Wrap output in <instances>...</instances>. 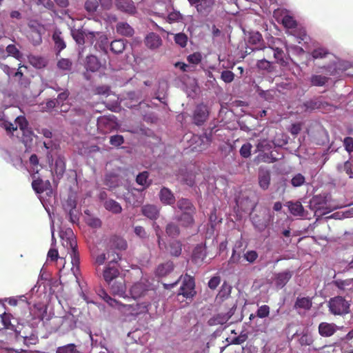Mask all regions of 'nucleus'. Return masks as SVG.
Returning a JSON list of instances; mask_svg holds the SVG:
<instances>
[{"label": "nucleus", "instance_id": "obj_64", "mask_svg": "<svg viewBox=\"0 0 353 353\" xmlns=\"http://www.w3.org/2000/svg\"><path fill=\"white\" fill-rule=\"evenodd\" d=\"M262 41V36L259 32H254L250 34L248 42L250 44L256 45L261 43Z\"/></svg>", "mask_w": 353, "mask_h": 353}, {"label": "nucleus", "instance_id": "obj_8", "mask_svg": "<svg viewBox=\"0 0 353 353\" xmlns=\"http://www.w3.org/2000/svg\"><path fill=\"white\" fill-rule=\"evenodd\" d=\"M192 150L201 152L207 149L212 143V134L204 133L202 135L194 134L191 138Z\"/></svg>", "mask_w": 353, "mask_h": 353}, {"label": "nucleus", "instance_id": "obj_42", "mask_svg": "<svg viewBox=\"0 0 353 353\" xmlns=\"http://www.w3.org/2000/svg\"><path fill=\"white\" fill-rule=\"evenodd\" d=\"M314 342V336L309 332H303L299 339V343L301 346H312Z\"/></svg>", "mask_w": 353, "mask_h": 353}, {"label": "nucleus", "instance_id": "obj_57", "mask_svg": "<svg viewBox=\"0 0 353 353\" xmlns=\"http://www.w3.org/2000/svg\"><path fill=\"white\" fill-rule=\"evenodd\" d=\"M328 81V78L322 75H313L311 77V83L315 86H322Z\"/></svg>", "mask_w": 353, "mask_h": 353}, {"label": "nucleus", "instance_id": "obj_6", "mask_svg": "<svg viewBox=\"0 0 353 353\" xmlns=\"http://www.w3.org/2000/svg\"><path fill=\"white\" fill-rule=\"evenodd\" d=\"M119 123L115 116L109 114L100 117L97 119L98 129L103 134L111 132L119 128Z\"/></svg>", "mask_w": 353, "mask_h": 353}, {"label": "nucleus", "instance_id": "obj_26", "mask_svg": "<svg viewBox=\"0 0 353 353\" xmlns=\"http://www.w3.org/2000/svg\"><path fill=\"white\" fill-rule=\"evenodd\" d=\"M232 289V286L228 282L224 281L216 295V299L219 302H223L228 299L230 296Z\"/></svg>", "mask_w": 353, "mask_h": 353}, {"label": "nucleus", "instance_id": "obj_30", "mask_svg": "<svg viewBox=\"0 0 353 353\" xmlns=\"http://www.w3.org/2000/svg\"><path fill=\"white\" fill-rule=\"evenodd\" d=\"M97 41L94 45V48L96 50L103 51L104 53L106 54L109 43L108 37L105 35L98 32H97Z\"/></svg>", "mask_w": 353, "mask_h": 353}, {"label": "nucleus", "instance_id": "obj_39", "mask_svg": "<svg viewBox=\"0 0 353 353\" xmlns=\"http://www.w3.org/2000/svg\"><path fill=\"white\" fill-rule=\"evenodd\" d=\"M117 30L118 33L126 37L132 36L134 33L133 28L129 24L124 22H121L117 24Z\"/></svg>", "mask_w": 353, "mask_h": 353}, {"label": "nucleus", "instance_id": "obj_9", "mask_svg": "<svg viewBox=\"0 0 353 353\" xmlns=\"http://www.w3.org/2000/svg\"><path fill=\"white\" fill-rule=\"evenodd\" d=\"M119 259V254H116V256H114L103 271V278L108 283H111L114 280L119 279V270L116 263Z\"/></svg>", "mask_w": 353, "mask_h": 353}, {"label": "nucleus", "instance_id": "obj_22", "mask_svg": "<svg viewBox=\"0 0 353 353\" xmlns=\"http://www.w3.org/2000/svg\"><path fill=\"white\" fill-rule=\"evenodd\" d=\"M145 43L148 48L154 50L162 45V39L159 34L151 32L145 37Z\"/></svg>", "mask_w": 353, "mask_h": 353}, {"label": "nucleus", "instance_id": "obj_51", "mask_svg": "<svg viewBox=\"0 0 353 353\" xmlns=\"http://www.w3.org/2000/svg\"><path fill=\"white\" fill-rule=\"evenodd\" d=\"M85 30H72V36L75 41L79 44L83 45L85 41Z\"/></svg>", "mask_w": 353, "mask_h": 353}, {"label": "nucleus", "instance_id": "obj_4", "mask_svg": "<svg viewBox=\"0 0 353 353\" xmlns=\"http://www.w3.org/2000/svg\"><path fill=\"white\" fill-rule=\"evenodd\" d=\"M330 312L334 315L343 316L350 312V303L341 296L331 298L328 302Z\"/></svg>", "mask_w": 353, "mask_h": 353}, {"label": "nucleus", "instance_id": "obj_47", "mask_svg": "<svg viewBox=\"0 0 353 353\" xmlns=\"http://www.w3.org/2000/svg\"><path fill=\"white\" fill-rule=\"evenodd\" d=\"M119 179L114 174H108L105 178L104 183L110 190H114L119 186Z\"/></svg>", "mask_w": 353, "mask_h": 353}, {"label": "nucleus", "instance_id": "obj_54", "mask_svg": "<svg viewBox=\"0 0 353 353\" xmlns=\"http://www.w3.org/2000/svg\"><path fill=\"white\" fill-rule=\"evenodd\" d=\"M288 33L294 36L301 41H304L307 37L305 30L303 28L296 27L293 30H288Z\"/></svg>", "mask_w": 353, "mask_h": 353}, {"label": "nucleus", "instance_id": "obj_35", "mask_svg": "<svg viewBox=\"0 0 353 353\" xmlns=\"http://www.w3.org/2000/svg\"><path fill=\"white\" fill-rule=\"evenodd\" d=\"M85 67L87 70L92 72H95L100 68L101 63L97 57L94 55H90L86 58Z\"/></svg>", "mask_w": 353, "mask_h": 353}, {"label": "nucleus", "instance_id": "obj_11", "mask_svg": "<svg viewBox=\"0 0 353 353\" xmlns=\"http://www.w3.org/2000/svg\"><path fill=\"white\" fill-rule=\"evenodd\" d=\"M110 285V291L114 295H117L120 297L125 298L126 286L125 280L123 278H119L114 280Z\"/></svg>", "mask_w": 353, "mask_h": 353}, {"label": "nucleus", "instance_id": "obj_29", "mask_svg": "<svg viewBox=\"0 0 353 353\" xmlns=\"http://www.w3.org/2000/svg\"><path fill=\"white\" fill-rule=\"evenodd\" d=\"M176 205L182 212H196L195 207L188 199L181 198L179 199Z\"/></svg>", "mask_w": 353, "mask_h": 353}, {"label": "nucleus", "instance_id": "obj_38", "mask_svg": "<svg viewBox=\"0 0 353 353\" xmlns=\"http://www.w3.org/2000/svg\"><path fill=\"white\" fill-rule=\"evenodd\" d=\"M327 199V196L324 194L316 195L313 197L312 203L316 210H321L326 208Z\"/></svg>", "mask_w": 353, "mask_h": 353}, {"label": "nucleus", "instance_id": "obj_16", "mask_svg": "<svg viewBox=\"0 0 353 353\" xmlns=\"http://www.w3.org/2000/svg\"><path fill=\"white\" fill-rule=\"evenodd\" d=\"M258 181L259 185L262 190H268L270 185L271 181V174L270 170L260 169L258 174Z\"/></svg>", "mask_w": 353, "mask_h": 353}, {"label": "nucleus", "instance_id": "obj_40", "mask_svg": "<svg viewBox=\"0 0 353 353\" xmlns=\"http://www.w3.org/2000/svg\"><path fill=\"white\" fill-rule=\"evenodd\" d=\"M52 39L55 44V48L58 50L59 52L63 50L66 45L65 43L61 37V33L59 30H55L52 34Z\"/></svg>", "mask_w": 353, "mask_h": 353}, {"label": "nucleus", "instance_id": "obj_43", "mask_svg": "<svg viewBox=\"0 0 353 353\" xmlns=\"http://www.w3.org/2000/svg\"><path fill=\"white\" fill-rule=\"evenodd\" d=\"M56 353H81L77 345L74 343H68L67 345L58 347Z\"/></svg>", "mask_w": 353, "mask_h": 353}, {"label": "nucleus", "instance_id": "obj_12", "mask_svg": "<svg viewBox=\"0 0 353 353\" xmlns=\"http://www.w3.org/2000/svg\"><path fill=\"white\" fill-rule=\"evenodd\" d=\"M77 318L71 313L66 314L61 317L60 328L64 332L73 330L77 327Z\"/></svg>", "mask_w": 353, "mask_h": 353}, {"label": "nucleus", "instance_id": "obj_27", "mask_svg": "<svg viewBox=\"0 0 353 353\" xmlns=\"http://www.w3.org/2000/svg\"><path fill=\"white\" fill-rule=\"evenodd\" d=\"M31 28V32L30 37L32 39V42L34 46L39 45L41 42V31L43 27L40 25L34 26L32 23L29 24Z\"/></svg>", "mask_w": 353, "mask_h": 353}, {"label": "nucleus", "instance_id": "obj_37", "mask_svg": "<svg viewBox=\"0 0 353 353\" xmlns=\"http://www.w3.org/2000/svg\"><path fill=\"white\" fill-rule=\"evenodd\" d=\"M48 259L51 261H56L57 265H61L62 267L60 268H64L65 264V260L64 258L59 256L57 250L51 248L48 252Z\"/></svg>", "mask_w": 353, "mask_h": 353}, {"label": "nucleus", "instance_id": "obj_31", "mask_svg": "<svg viewBox=\"0 0 353 353\" xmlns=\"http://www.w3.org/2000/svg\"><path fill=\"white\" fill-rule=\"evenodd\" d=\"M110 246L114 249L124 250L127 248V243L124 239L119 236H113L110 239Z\"/></svg>", "mask_w": 353, "mask_h": 353}, {"label": "nucleus", "instance_id": "obj_60", "mask_svg": "<svg viewBox=\"0 0 353 353\" xmlns=\"http://www.w3.org/2000/svg\"><path fill=\"white\" fill-rule=\"evenodd\" d=\"M305 182V176L301 174L298 173L295 174L292 179H291V184L294 187H300L303 185Z\"/></svg>", "mask_w": 353, "mask_h": 353}, {"label": "nucleus", "instance_id": "obj_52", "mask_svg": "<svg viewBox=\"0 0 353 353\" xmlns=\"http://www.w3.org/2000/svg\"><path fill=\"white\" fill-rule=\"evenodd\" d=\"M209 112H194L193 121L197 125H202L208 119Z\"/></svg>", "mask_w": 353, "mask_h": 353}, {"label": "nucleus", "instance_id": "obj_56", "mask_svg": "<svg viewBox=\"0 0 353 353\" xmlns=\"http://www.w3.org/2000/svg\"><path fill=\"white\" fill-rule=\"evenodd\" d=\"M270 307L268 305H263L257 309L256 316L260 319H265L270 315Z\"/></svg>", "mask_w": 353, "mask_h": 353}, {"label": "nucleus", "instance_id": "obj_18", "mask_svg": "<svg viewBox=\"0 0 353 353\" xmlns=\"http://www.w3.org/2000/svg\"><path fill=\"white\" fill-rule=\"evenodd\" d=\"M12 319V314L4 312L0 314V330L3 329L10 330L14 333L18 330L15 325L12 323L11 319Z\"/></svg>", "mask_w": 353, "mask_h": 353}, {"label": "nucleus", "instance_id": "obj_33", "mask_svg": "<svg viewBox=\"0 0 353 353\" xmlns=\"http://www.w3.org/2000/svg\"><path fill=\"white\" fill-rule=\"evenodd\" d=\"M214 4V0H201L199 3H197L196 8L197 11L201 14L208 13Z\"/></svg>", "mask_w": 353, "mask_h": 353}, {"label": "nucleus", "instance_id": "obj_32", "mask_svg": "<svg viewBox=\"0 0 353 353\" xmlns=\"http://www.w3.org/2000/svg\"><path fill=\"white\" fill-rule=\"evenodd\" d=\"M168 251L173 256H179L181 254L182 243L179 240H172L169 243Z\"/></svg>", "mask_w": 353, "mask_h": 353}, {"label": "nucleus", "instance_id": "obj_48", "mask_svg": "<svg viewBox=\"0 0 353 353\" xmlns=\"http://www.w3.org/2000/svg\"><path fill=\"white\" fill-rule=\"evenodd\" d=\"M282 23L288 30H293L297 27L296 21L292 16L288 14L283 16L282 19Z\"/></svg>", "mask_w": 353, "mask_h": 353}, {"label": "nucleus", "instance_id": "obj_5", "mask_svg": "<svg viewBox=\"0 0 353 353\" xmlns=\"http://www.w3.org/2000/svg\"><path fill=\"white\" fill-rule=\"evenodd\" d=\"M46 313V310L34 305L32 307H28V309L22 313L21 319L27 323L33 324L37 321L39 322L43 321Z\"/></svg>", "mask_w": 353, "mask_h": 353}, {"label": "nucleus", "instance_id": "obj_3", "mask_svg": "<svg viewBox=\"0 0 353 353\" xmlns=\"http://www.w3.org/2000/svg\"><path fill=\"white\" fill-rule=\"evenodd\" d=\"M132 299H145V301H150L153 298L154 291L148 281H140L134 283L130 290Z\"/></svg>", "mask_w": 353, "mask_h": 353}, {"label": "nucleus", "instance_id": "obj_41", "mask_svg": "<svg viewBox=\"0 0 353 353\" xmlns=\"http://www.w3.org/2000/svg\"><path fill=\"white\" fill-rule=\"evenodd\" d=\"M149 172L148 171H143L140 172L136 177V182L142 186H144L143 189L148 188L151 185V181H148Z\"/></svg>", "mask_w": 353, "mask_h": 353}, {"label": "nucleus", "instance_id": "obj_53", "mask_svg": "<svg viewBox=\"0 0 353 353\" xmlns=\"http://www.w3.org/2000/svg\"><path fill=\"white\" fill-rule=\"evenodd\" d=\"M76 206H77V202L72 197H69L67 199L66 203L64 205L65 210L69 211L68 214H69L70 220L72 222L74 221V220L73 219V213H74V210L76 208Z\"/></svg>", "mask_w": 353, "mask_h": 353}, {"label": "nucleus", "instance_id": "obj_44", "mask_svg": "<svg viewBox=\"0 0 353 353\" xmlns=\"http://www.w3.org/2000/svg\"><path fill=\"white\" fill-rule=\"evenodd\" d=\"M252 222L254 226L259 230H263L268 226V222L264 219L260 217L258 214H253L251 216Z\"/></svg>", "mask_w": 353, "mask_h": 353}, {"label": "nucleus", "instance_id": "obj_28", "mask_svg": "<svg viewBox=\"0 0 353 353\" xmlns=\"http://www.w3.org/2000/svg\"><path fill=\"white\" fill-rule=\"evenodd\" d=\"M286 205L292 215L297 216H303L304 208L300 201H288L286 203Z\"/></svg>", "mask_w": 353, "mask_h": 353}, {"label": "nucleus", "instance_id": "obj_17", "mask_svg": "<svg viewBox=\"0 0 353 353\" xmlns=\"http://www.w3.org/2000/svg\"><path fill=\"white\" fill-rule=\"evenodd\" d=\"M117 8L122 12L133 14L136 12V8L131 0H116Z\"/></svg>", "mask_w": 353, "mask_h": 353}, {"label": "nucleus", "instance_id": "obj_25", "mask_svg": "<svg viewBox=\"0 0 353 353\" xmlns=\"http://www.w3.org/2000/svg\"><path fill=\"white\" fill-rule=\"evenodd\" d=\"M312 306V299L309 296L307 297H297L294 304V309L303 310L305 311L310 310Z\"/></svg>", "mask_w": 353, "mask_h": 353}, {"label": "nucleus", "instance_id": "obj_20", "mask_svg": "<svg viewBox=\"0 0 353 353\" xmlns=\"http://www.w3.org/2000/svg\"><path fill=\"white\" fill-rule=\"evenodd\" d=\"M32 188L37 194H41L51 188V184L48 180L43 181L38 177L32 182Z\"/></svg>", "mask_w": 353, "mask_h": 353}, {"label": "nucleus", "instance_id": "obj_7", "mask_svg": "<svg viewBox=\"0 0 353 353\" xmlns=\"http://www.w3.org/2000/svg\"><path fill=\"white\" fill-rule=\"evenodd\" d=\"M194 277L185 274L179 288L178 296L182 295L187 299H192L196 295Z\"/></svg>", "mask_w": 353, "mask_h": 353}, {"label": "nucleus", "instance_id": "obj_15", "mask_svg": "<svg viewBox=\"0 0 353 353\" xmlns=\"http://www.w3.org/2000/svg\"><path fill=\"white\" fill-rule=\"evenodd\" d=\"M337 330L338 327L334 323L322 322L319 325V333L323 337H330L332 336Z\"/></svg>", "mask_w": 353, "mask_h": 353}, {"label": "nucleus", "instance_id": "obj_24", "mask_svg": "<svg viewBox=\"0 0 353 353\" xmlns=\"http://www.w3.org/2000/svg\"><path fill=\"white\" fill-rule=\"evenodd\" d=\"M141 213L151 220H156L159 217V210L156 205L147 204L142 206Z\"/></svg>", "mask_w": 353, "mask_h": 353}, {"label": "nucleus", "instance_id": "obj_13", "mask_svg": "<svg viewBox=\"0 0 353 353\" xmlns=\"http://www.w3.org/2000/svg\"><path fill=\"white\" fill-rule=\"evenodd\" d=\"M293 275L292 272L290 270H285L274 274V281L276 288L281 289L288 281L291 279Z\"/></svg>", "mask_w": 353, "mask_h": 353}, {"label": "nucleus", "instance_id": "obj_55", "mask_svg": "<svg viewBox=\"0 0 353 353\" xmlns=\"http://www.w3.org/2000/svg\"><path fill=\"white\" fill-rule=\"evenodd\" d=\"M30 63L37 68H42L46 66V62L44 59L35 56L28 57Z\"/></svg>", "mask_w": 353, "mask_h": 353}, {"label": "nucleus", "instance_id": "obj_59", "mask_svg": "<svg viewBox=\"0 0 353 353\" xmlns=\"http://www.w3.org/2000/svg\"><path fill=\"white\" fill-rule=\"evenodd\" d=\"M174 41L176 44H178L180 47L184 48L186 46L188 43V37L184 33H177L174 35Z\"/></svg>", "mask_w": 353, "mask_h": 353}, {"label": "nucleus", "instance_id": "obj_34", "mask_svg": "<svg viewBox=\"0 0 353 353\" xmlns=\"http://www.w3.org/2000/svg\"><path fill=\"white\" fill-rule=\"evenodd\" d=\"M104 208L113 214H119L122 211L121 205L114 199H108L103 203Z\"/></svg>", "mask_w": 353, "mask_h": 353}, {"label": "nucleus", "instance_id": "obj_1", "mask_svg": "<svg viewBox=\"0 0 353 353\" xmlns=\"http://www.w3.org/2000/svg\"><path fill=\"white\" fill-rule=\"evenodd\" d=\"M104 301L109 304L110 306L118 309L121 313L125 316H137L140 314H145L148 312L149 307L151 303L150 301H144L136 304H125L121 301L110 296L107 293L103 292Z\"/></svg>", "mask_w": 353, "mask_h": 353}, {"label": "nucleus", "instance_id": "obj_63", "mask_svg": "<svg viewBox=\"0 0 353 353\" xmlns=\"http://www.w3.org/2000/svg\"><path fill=\"white\" fill-rule=\"evenodd\" d=\"M99 6L97 0H87L85 3V10L90 13L94 12Z\"/></svg>", "mask_w": 353, "mask_h": 353}, {"label": "nucleus", "instance_id": "obj_21", "mask_svg": "<svg viewBox=\"0 0 353 353\" xmlns=\"http://www.w3.org/2000/svg\"><path fill=\"white\" fill-rule=\"evenodd\" d=\"M196 212H182L176 217V220L180 223L183 228L192 227L194 223V216Z\"/></svg>", "mask_w": 353, "mask_h": 353}, {"label": "nucleus", "instance_id": "obj_61", "mask_svg": "<svg viewBox=\"0 0 353 353\" xmlns=\"http://www.w3.org/2000/svg\"><path fill=\"white\" fill-rule=\"evenodd\" d=\"M252 148V145L250 143H244L241 148H240L239 152L240 155L243 158H248L251 155V150Z\"/></svg>", "mask_w": 353, "mask_h": 353}, {"label": "nucleus", "instance_id": "obj_45", "mask_svg": "<svg viewBox=\"0 0 353 353\" xmlns=\"http://www.w3.org/2000/svg\"><path fill=\"white\" fill-rule=\"evenodd\" d=\"M165 232L169 236L177 237L180 234V229L177 224L170 222L165 227Z\"/></svg>", "mask_w": 353, "mask_h": 353}, {"label": "nucleus", "instance_id": "obj_14", "mask_svg": "<svg viewBox=\"0 0 353 353\" xmlns=\"http://www.w3.org/2000/svg\"><path fill=\"white\" fill-rule=\"evenodd\" d=\"M305 105L307 109L314 110L316 109L328 108L330 106V104L325 100L324 97H319L311 99L310 101H307Z\"/></svg>", "mask_w": 353, "mask_h": 353}, {"label": "nucleus", "instance_id": "obj_50", "mask_svg": "<svg viewBox=\"0 0 353 353\" xmlns=\"http://www.w3.org/2000/svg\"><path fill=\"white\" fill-rule=\"evenodd\" d=\"M254 161L257 163L261 162L264 163H273L276 161V159L272 157L271 154L264 152H260L255 158Z\"/></svg>", "mask_w": 353, "mask_h": 353}, {"label": "nucleus", "instance_id": "obj_49", "mask_svg": "<svg viewBox=\"0 0 353 353\" xmlns=\"http://www.w3.org/2000/svg\"><path fill=\"white\" fill-rule=\"evenodd\" d=\"M125 49L124 41L122 39L114 40L110 43V50L116 54L121 53Z\"/></svg>", "mask_w": 353, "mask_h": 353}, {"label": "nucleus", "instance_id": "obj_2", "mask_svg": "<svg viewBox=\"0 0 353 353\" xmlns=\"http://www.w3.org/2000/svg\"><path fill=\"white\" fill-rule=\"evenodd\" d=\"M61 243L63 247L68 250L72 264V269L76 267L77 269L79 265V255L77 251V243L72 230L68 229L60 234Z\"/></svg>", "mask_w": 353, "mask_h": 353}, {"label": "nucleus", "instance_id": "obj_62", "mask_svg": "<svg viewBox=\"0 0 353 353\" xmlns=\"http://www.w3.org/2000/svg\"><path fill=\"white\" fill-rule=\"evenodd\" d=\"M6 51L9 55H11L18 60L22 58L21 53L14 45H8L6 48Z\"/></svg>", "mask_w": 353, "mask_h": 353}, {"label": "nucleus", "instance_id": "obj_36", "mask_svg": "<svg viewBox=\"0 0 353 353\" xmlns=\"http://www.w3.org/2000/svg\"><path fill=\"white\" fill-rule=\"evenodd\" d=\"M174 269V264L172 261H168L159 265L157 268V274L159 276H165Z\"/></svg>", "mask_w": 353, "mask_h": 353}, {"label": "nucleus", "instance_id": "obj_10", "mask_svg": "<svg viewBox=\"0 0 353 353\" xmlns=\"http://www.w3.org/2000/svg\"><path fill=\"white\" fill-rule=\"evenodd\" d=\"M16 337H22L26 345H34L39 339L37 333L33 329H30V332H28L24 327L22 330H17L14 333Z\"/></svg>", "mask_w": 353, "mask_h": 353}, {"label": "nucleus", "instance_id": "obj_58", "mask_svg": "<svg viewBox=\"0 0 353 353\" xmlns=\"http://www.w3.org/2000/svg\"><path fill=\"white\" fill-rule=\"evenodd\" d=\"M272 148V145L270 144V143L265 140L263 139L261 141H259L257 145H256V152H264L265 151H270Z\"/></svg>", "mask_w": 353, "mask_h": 353}, {"label": "nucleus", "instance_id": "obj_46", "mask_svg": "<svg viewBox=\"0 0 353 353\" xmlns=\"http://www.w3.org/2000/svg\"><path fill=\"white\" fill-rule=\"evenodd\" d=\"M54 171L57 175H63L65 171V162L63 157H58L55 160Z\"/></svg>", "mask_w": 353, "mask_h": 353}, {"label": "nucleus", "instance_id": "obj_19", "mask_svg": "<svg viewBox=\"0 0 353 353\" xmlns=\"http://www.w3.org/2000/svg\"><path fill=\"white\" fill-rule=\"evenodd\" d=\"M159 199L164 205H171L175 203V197L172 192L168 188L163 187L159 192Z\"/></svg>", "mask_w": 353, "mask_h": 353}, {"label": "nucleus", "instance_id": "obj_23", "mask_svg": "<svg viewBox=\"0 0 353 353\" xmlns=\"http://www.w3.org/2000/svg\"><path fill=\"white\" fill-rule=\"evenodd\" d=\"M206 256V248L201 245H198L193 250L192 260L196 264H201L203 262Z\"/></svg>", "mask_w": 353, "mask_h": 353}]
</instances>
